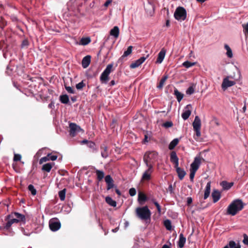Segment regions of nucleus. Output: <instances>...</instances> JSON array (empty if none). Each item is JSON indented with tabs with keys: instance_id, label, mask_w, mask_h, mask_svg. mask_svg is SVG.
Wrapping results in <instances>:
<instances>
[{
	"instance_id": "obj_46",
	"label": "nucleus",
	"mask_w": 248,
	"mask_h": 248,
	"mask_svg": "<svg viewBox=\"0 0 248 248\" xmlns=\"http://www.w3.org/2000/svg\"><path fill=\"white\" fill-rule=\"evenodd\" d=\"M65 88L68 93H75V90L71 87L67 86L65 85Z\"/></svg>"
},
{
	"instance_id": "obj_33",
	"label": "nucleus",
	"mask_w": 248,
	"mask_h": 248,
	"mask_svg": "<svg viewBox=\"0 0 248 248\" xmlns=\"http://www.w3.org/2000/svg\"><path fill=\"white\" fill-rule=\"evenodd\" d=\"M146 200H147V197L146 196V195L142 193L141 192L139 193L138 201L140 203H141V202H144L146 201Z\"/></svg>"
},
{
	"instance_id": "obj_44",
	"label": "nucleus",
	"mask_w": 248,
	"mask_h": 248,
	"mask_svg": "<svg viewBox=\"0 0 248 248\" xmlns=\"http://www.w3.org/2000/svg\"><path fill=\"white\" fill-rule=\"evenodd\" d=\"M153 202L155 206L156 207L158 213L160 214L161 212V207L159 203L155 200H153Z\"/></svg>"
},
{
	"instance_id": "obj_27",
	"label": "nucleus",
	"mask_w": 248,
	"mask_h": 248,
	"mask_svg": "<svg viewBox=\"0 0 248 248\" xmlns=\"http://www.w3.org/2000/svg\"><path fill=\"white\" fill-rule=\"evenodd\" d=\"M105 201L108 204L111 206L115 207L116 206V202L112 200V199L110 197H106L105 198Z\"/></svg>"
},
{
	"instance_id": "obj_37",
	"label": "nucleus",
	"mask_w": 248,
	"mask_h": 248,
	"mask_svg": "<svg viewBox=\"0 0 248 248\" xmlns=\"http://www.w3.org/2000/svg\"><path fill=\"white\" fill-rule=\"evenodd\" d=\"M66 189H63L59 192V196L62 201H63L65 198Z\"/></svg>"
},
{
	"instance_id": "obj_25",
	"label": "nucleus",
	"mask_w": 248,
	"mask_h": 248,
	"mask_svg": "<svg viewBox=\"0 0 248 248\" xmlns=\"http://www.w3.org/2000/svg\"><path fill=\"white\" fill-rule=\"evenodd\" d=\"M133 47L132 46H129L126 51H125L122 56L119 59V61L124 59V58L128 56L132 53Z\"/></svg>"
},
{
	"instance_id": "obj_17",
	"label": "nucleus",
	"mask_w": 248,
	"mask_h": 248,
	"mask_svg": "<svg viewBox=\"0 0 248 248\" xmlns=\"http://www.w3.org/2000/svg\"><path fill=\"white\" fill-rule=\"evenodd\" d=\"M111 36H113L115 39L118 38L120 34L119 28L118 26H114L109 32Z\"/></svg>"
},
{
	"instance_id": "obj_26",
	"label": "nucleus",
	"mask_w": 248,
	"mask_h": 248,
	"mask_svg": "<svg viewBox=\"0 0 248 248\" xmlns=\"http://www.w3.org/2000/svg\"><path fill=\"white\" fill-rule=\"evenodd\" d=\"M168 78V75H164L161 79L160 80L159 84L157 86V88L159 89H162Z\"/></svg>"
},
{
	"instance_id": "obj_47",
	"label": "nucleus",
	"mask_w": 248,
	"mask_h": 248,
	"mask_svg": "<svg viewBox=\"0 0 248 248\" xmlns=\"http://www.w3.org/2000/svg\"><path fill=\"white\" fill-rule=\"evenodd\" d=\"M29 41H28V40L24 39V40H23V41L22 42L21 46L22 48L27 47L28 46H29Z\"/></svg>"
},
{
	"instance_id": "obj_49",
	"label": "nucleus",
	"mask_w": 248,
	"mask_h": 248,
	"mask_svg": "<svg viewBox=\"0 0 248 248\" xmlns=\"http://www.w3.org/2000/svg\"><path fill=\"white\" fill-rule=\"evenodd\" d=\"M105 182L107 184L113 182V180L109 175H108L105 177Z\"/></svg>"
},
{
	"instance_id": "obj_8",
	"label": "nucleus",
	"mask_w": 248,
	"mask_h": 248,
	"mask_svg": "<svg viewBox=\"0 0 248 248\" xmlns=\"http://www.w3.org/2000/svg\"><path fill=\"white\" fill-rule=\"evenodd\" d=\"M14 217L16 219H17V221L18 222L25 223L26 217L25 216L17 212L12 213L10 215L7 216V218H11Z\"/></svg>"
},
{
	"instance_id": "obj_28",
	"label": "nucleus",
	"mask_w": 248,
	"mask_h": 248,
	"mask_svg": "<svg viewBox=\"0 0 248 248\" xmlns=\"http://www.w3.org/2000/svg\"><path fill=\"white\" fill-rule=\"evenodd\" d=\"M95 173L97 176V178L99 181H101L104 177L105 174L102 170H95Z\"/></svg>"
},
{
	"instance_id": "obj_54",
	"label": "nucleus",
	"mask_w": 248,
	"mask_h": 248,
	"mask_svg": "<svg viewBox=\"0 0 248 248\" xmlns=\"http://www.w3.org/2000/svg\"><path fill=\"white\" fill-rule=\"evenodd\" d=\"M244 239L243 243L244 244L247 245L248 246V236L246 234H244L243 235Z\"/></svg>"
},
{
	"instance_id": "obj_38",
	"label": "nucleus",
	"mask_w": 248,
	"mask_h": 248,
	"mask_svg": "<svg viewBox=\"0 0 248 248\" xmlns=\"http://www.w3.org/2000/svg\"><path fill=\"white\" fill-rule=\"evenodd\" d=\"M227 246H229V248H240V245L236 244L233 241H230Z\"/></svg>"
},
{
	"instance_id": "obj_58",
	"label": "nucleus",
	"mask_w": 248,
	"mask_h": 248,
	"mask_svg": "<svg viewBox=\"0 0 248 248\" xmlns=\"http://www.w3.org/2000/svg\"><path fill=\"white\" fill-rule=\"evenodd\" d=\"M107 184V190H108L114 187V185L113 184V182H111L110 183H108Z\"/></svg>"
},
{
	"instance_id": "obj_20",
	"label": "nucleus",
	"mask_w": 248,
	"mask_h": 248,
	"mask_svg": "<svg viewBox=\"0 0 248 248\" xmlns=\"http://www.w3.org/2000/svg\"><path fill=\"white\" fill-rule=\"evenodd\" d=\"M213 202H217L220 198V193L217 190L214 189L212 193Z\"/></svg>"
},
{
	"instance_id": "obj_24",
	"label": "nucleus",
	"mask_w": 248,
	"mask_h": 248,
	"mask_svg": "<svg viewBox=\"0 0 248 248\" xmlns=\"http://www.w3.org/2000/svg\"><path fill=\"white\" fill-rule=\"evenodd\" d=\"M233 183H228L226 181H223L220 185L225 190H228L233 186Z\"/></svg>"
},
{
	"instance_id": "obj_9",
	"label": "nucleus",
	"mask_w": 248,
	"mask_h": 248,
	"mask_svg": "<svg viewBox=\"0 0 248 248\" xmlns=\"http://www.w3.org/2000/svg\"><path fill=\"white\" fill-rule=\"evenodd\" d=\"M204 160L202 157L200 156H196L194 158L193 162L190 165V170L197 171L202 162V160Z\"/></svg>"
},
{
	"instance_id": "obj_1",
	"label": "nucleus",
	"mask_w": 248,
	"mask_h": 248,
	"mask_svg": "<svg viewBox=\"0 0 248 248\" xmlns=\"http://www.w3.org/2000/svg\"><path fill=\"white\" fill-rule=\"evenodd\" d=\"M244 205L241 200L233 201L227 208V214L232 216L235 215L243 208Z\"/></svg>"
},
{
	"instance_id": "obj_35",
	"label": "nucleus",
	"mask_w": 248,
	"mask_h": 248,
	"mask_svg": "<svg viewBox=\"0 0 248 248\" xmlns=\"http://www.w3.org/2000/svg\"><path fill=\"white\" fill-rule=\"evenodd\" d=\"M91 39L89 37L82 38L80 40V44L82 45L85 46L91 42Z\"/></svg>"
},
{
	"instance_id": "obj_10",
	"label": "nucleus",
	"mask_w": 248,
	"mask_h": 248,
	"mask_svg": "<svg viewBox=\"0 0 248 248\" xmlns=\"http://www.w3.org/2000/svg\"><path fill=\"white\" fill-rule=\"evenodd\" d=\"M229 77H227L223 80L221 87L224 91L226 90L228 88L232 87L235 84V82L234 81L229 80Z\"/></svg>"
},
{
	"instance_id": "obj_63",
	"label": "nucleus",
	"mask_w": 248,
	"mask_h": 248,
	"mask_svg": "<svg viewBox=\"0 0 248 248\" xmlns=\"http://www.w3.org/2000/svg\"><path fill=\"white\" fill-rule=\"evenodd\" d=\"M166 25L167 27H169L170 26L169 20H167L166 21Z\"/></svg>"
},
{
	"instance_id": "obj_32",
	"label": "nucleus",
	"mask_w": 248,
	"mask_h": 248,
	"mask_svg": "<svg viewBox=\"0 0 248 248\" xmlns=\"http://www.w3.org/2000/svg\"><path fill=\"white\" fill-rule=\"evenodd\" d=\"M60 100L63 104H67L69 101V97L66 94L61 95L60 97Z\"/></svg>"
},
{
	"instance_id": "obj_31",
	"label": "nucleus",
	"mask_w": 248,
	"mask_h": 248,
	"mask_svg": "<svg viewBox=\"0 0 248 248\" xmlns=\"http://www.w3.org/2000/svg\"><path fill=\"white\" fill-rule=\"evenodd\" d=\"M179 142V140L178 139H174L173 140L169 145V149L170 150L173 149L178 144Z\"/></svg>"
},
{
	"instance_id": "obj_60",
	"label": "nucleus",
	"mask_w": 248,
	"mask_h": 248,
	"mask_svg": "<svg viewBox=\"0 0 248 248\" xmlns=\"http://www.w3.org/2000/svg\"><path fill=\"white\" fill-rule=\"evenodd\" d=\"M111 1L110 0H107L104 4V6L106 7L108 6V5L110 3Z\"/></svg>"
},
{
	"instance_id": "obj_19",
	"label": "nucleus",
	"mask_w": 248,
	"mask_h": 248,
	"mask_svg": "<svg viewBox=\"0 0 248 248\" xmlns=\"http://www.w3.org/2000/svg\"><path fill=\"white\" fill-rule=\"evenodd\" d=\"M176 169V171L178 174V176L179 178L182 180L184 178L186 174V171L184 170V169H181V168L179 167L178 166L177 167H174Z\"/></svg>"
},
{
	"instance_id": "obj_57",
	"label": "nucleus",
	"mask_w": 248,
	"mask_h": 248,
	"mask_svg": "<svg viewBox=\"0 0 248 248\" xmlns=\"http://www.w3.org/2000/svg\"><path fill=\"white\" fill-rule=\"evenodd\" d=\"M227 56L230 58H231L232 57V49L231 48L229 49L227 51Z\"/></svg>"
},
{
	"instance_id": "obj_64",
	"label": "nucleus",
	"mask_w": 248,
	"mask_h": 248,
	"mask_svg": "<svg viewBox=\"0 0 248 248\" xmlns=\"http://www.w3.org/2000/svg\"><path fill=\"white\" fill-rule=\"evenodd\" d=\"M162 248H170L169 246H168V245H164L163 246V247H162Z\"/></svg>"
},
{
	"instance_id": "obj_48",
	"label": "nucleus",
	"mask_w": 248,
	"mask_h": 248,
	"mask_svg": "<svg viewBox=\"0 0 248 248\" xmlns=\"http://www.w3.org/2000/svg\"><path fill=\"white\" fill-rule=\"evenodd\" d=\"M49 160V158L48 156V155L46 156H44L42 157L39 160V164H41L44 162H46Z\"/></svg>"
},
{
	"instance_id": "obj_3",
	"label": "nucleus",
	"mask_w": 248,
	"mask_h": 248,
	"mask_svg": "<svg viewBox=\"0 0 248 248\" xmlns=\"http://www.w3.org/2000/svg\"><path fill=\"white\" fill-rule=\"evenodd\" d=\"M158 153L155 151H148L146 152L143 156V161L146 164L153 165L152 164L157 159Z\"/></svg>"
},
{
	"instance_id": "obj_2",
	"label": "nucleus",
	"mask_w": 248,
	"mask_h": 248,
	"mask_svg": "<svg viewBox=\"0 0 248 248\" xmlns=\"http://www.w3.org/2000/svg\"><path fill=\"white\" fill-rule=\"evenodd\" d=\"M136 214L141 220H146L151 218V212L147 206L137 208L136 209Z\"/></svg>"
},
{
	"instance_id": "obj_51",
	"label": "nucleus",
	"mask_w": 248,
	"mask_h": 248,
	"mask_svg": "<svg viewBox=\"0 0 248 248\" xmlns=\"http://www.w3.org/2000/svg\"><path fill=\"white\" fill-rule=\"evenodd\" d=\"M194 92V89L192 86H190L186 90V93L187 94H191Z\"/></svg>"
},
{
	"instance_id": "obj_11",
	"label": "nucleus",
	"mask_w": 248,
	"mask_h": 248,
	"mask_svg": "<svg viewBox=\"0 0 248 248\" xmlns=\"http://www.w3.org/2000/svg\"><path fill=\"white\" fill-rule=\"evenodd\" d=\"M49 226L52 231H57L61 227L60 222L57 219H52L49 221Z\"/></svg>"
},
{
	"instance_id": "obj_45",
	"label": "nucleus",
	"mask_w": 248,
	"mask_h": 248,
	"mask_svg": "<svg viewBox=\"0 0 248 248\" xmlns=\"http://www.w3.org/2000/svg\"><path fill=\"white\" fill-rule=\"evenodd\" d=\"M196 171H196V170H192L190 169L189 178H190V180L191 182H193V179H194L195 174Z\"/></svg>"
},
{
	"instance_id": "obj_30",
	"label": "nucleus",
	"mask_w": 248,
	"mask_h": 248,
	"mask_svg": "<svg viewBox=\"0 0 248 248\" xmlns=\"http://www.w3.org/2000/svg\"><path fill=\"white\" fill-rule=\"evenodd\" d=\"M174 94L176 96V98H177L178 101V102H180L181 100L183 98V96H184L183 94H182V93L179 92L178 91V90L177 89H176V88H175V89H174Z\"/></svg>"
},
{
	"instance_id": "obj_18",
	"label": "nucleus",
	"mask_w": 248,
	"mask_h": 248,
	"mask_svg": "<svg viewBox=\"0 0 248 248\" xmlns=\"http://www.w3.org/2000/svg\"><path fill=\"white\" fill-rule=\"evenodd\" d=\"M91 56L87 55L82 60V66L84 68H87L91 62Z\"/></svg>"
},
{
	"instance_id": "obj_43",
	"label": "nucleus",
	"mask_w": 248,
	"mask_h": 248,
	"mask_svg": "<svg viewBox=\"0 0 248 248\" xmlns=\"http://www.w3.org/2000/svg\"><path fill=\"white\" fill-rule=\"evenodd\" d=\"M149 134L148 132H146L144 134V138L143 140V142L144 143L146 142H148L150 139V136H149Z\"/></svg>"
},
{
	"instance_id": "obj_50",
	"label": "nucleus",
	"mask_w": 248,
	"mask_h": 248,
	"mask_svg": "<svg viewBox=\"0 0 248 248\" xmlns=\"http://www.w3.org/2000/svg\"><path fill=\"white\" fill-rule=\"evenodd\" d=\"M172 125L173 124L170 121L166 122L163 124V126L165 128H169L171 127Z\"/></svg>"
},
{
	"instance_id": "obj_53",
	"label": "nucleus",
	"mask_w": 248,
	"mask_h": 248,
	"mask_svg": "<svg viewBox=\"0 0 248 248\" xmlns=\"http://www.w3.org/2000/svg\"><path fill=\"white\" fill-rule=\"evenodd\" d=\"M21 159V155L19 154H15L14 157V161H20Z\"/></svg>"
},
{
	"instance_id": "obj_5",
	"label": "nucleus",
	"mask_w": 248,
	"mask_h": 248,
	"mask_svg": "<svg viewBox=\"0 0 248 248\" xmlns=\"http://www.w3.org/2000/svg\"><path fill=\"white\" fill-rule=\"evenodd\" d=\"M174 16L177 20H184L186 18V11L183 7H178L176 8Z\"/></svg>"
},
{
	"instance_id": "obj_59",
	"label": "nucleus",
	"mask_w": 248,
	"mask_h": 248,
	"mask_svg": "<svg viewBox=\"0 0 248 248\" xmlns=\"http://www.w3.org/2000/svg\"><path fill=\"white\" fill-rule=\"evenodd\" d=\"M192 202V199L191 197H188L187 198V204L190 205Z\"/></svg>"
},
{
	"instance_id": "obj_40",
	"label": "nucleus",
	"mask_w": 248,
	"mask_h": 248,
	"mask_svg": "<svg viewBox=\"0 0 248 248\" xmlns=\"http://www.w3.org/2000/svg\"><path fill=\"white\" fill-rule=\"evenodd\" d=\"M195 64V62H191L189 61H186L183 63V65L186 68L190 67L192 66H194Z\"/></svg>"
},
{
	"instance_id": "obj_23",
	"label": "nucleus",
	"mask_w": 248,
	"mask_h": 248,
	"mask_svg": "<svg viewBox=\"0 0 248 248\" xmlns=\"http://www.w3.org/2000/svg\"><path fill=\"white\" fill-rule=\"evenodd\" d=\"M53 165H54L53 163H48L45 164L43 165L42 170L43 171H45L47 172H49L51 170Z\"/></svg>"
},
{
	"instance_id": "obj_39",
	"label": "nucleus",
	"mask_w": 248,
	"mask_h": 248,
	"mask_svg": "<svg viewBox=\"0 0 248 248\" xmlns=\"http://www.w3.org/2000/svg\"><path fill=\"white\" fill-rule=\"evenodd\" d=\"M191 114V111L188 109L182 114V117L184 120H187Z\"/></svg>"
},
{
	"instance_id": "obj_41",
	"label": "nucleus",
	"mask_w": 248,
	"mask_h": 248,
	"mask_svg": "<svg viewBox=\"0 0 248 248\" xmlns=\"http://www.w3.org/2000/svg\"><path fill=\"white\" fill-rule=\"evenodd\" d=\"M86 86V84L83 82V81H81L80 82L78 83L76 85V87L78 90H82L83 87Z\"/></svg>"
},
{
	"instance_id": "obj_61",
	"label": "nucleus",
	"mask_w": 248,
	"mask_h": 248,
	"mask_svg": "<svg viewBox=\"0 0 248 248\" xmlns=\"http://www.w3.org/2000/svg\"><path fill=\"white\" fill-rule=\"evenodd\" d=\"M115 191H116V193H117L119 196H120V195H121V192H120V191L118 189L116 188V189H115Z\"/></svg>"
},
{
	"instance_id": "obj_55",
	"label": "nucleus",
	"mask_w": 248,
	"mask_h": 248,
	"mask_svg": "<svg viewBox=\"0 0 248 248\" xmlns=\"http://www.w3.org/2000/svg\"><path fill=\"white\" fill-rule=\"evenodd\" d=\"M22 231L23 233H24V234L25 235H27V236L30 235L33 232L32 231H28V232L26 231V230L23 228H22Z\"/></svg>"
},
{
	"instance_id": "obj_56",
	"label": "nucleus",
	"mask_w": 248,
	"mask_h": 248,
	"mask_svg": "<svg viewBox=\"0 0 248 248\" xmlns=\"http://www.w3.org/2000/svg\"><path fill=\"white\" fill-rule=\"evenodd\" d=\"M47 155L49 158V160H51L52 161L56 160L58 157L57 155H51L50 154H48Z\"/></svg>"
},
{
	"instance_id": "obj_29",
	"label": "nucleus",
	"mask_w": 248,
	"mask_h": 248,
	"mask_svg": "<svg viewBox=\"0 0 248 248\" xmlns=\"http://www.w3.org/2000/svg\"><path fill=\"white\" fill-rule=\"evenodd\" d=\"M101 156L103 158H107L108 156V148L106 146L101 147Z\"/></svg>"
},
{
	"instance_id": "obj_13",
	"label": "nucleus",
	"mask_w": 248,
	"mask_h": 248,
	"mask_svg": "<svg viewBox=\"0 0 248 248\" xmlns=\"http://www.w3.org/2000/svg\"><path fill=\"white\" fill-rule=\"evenodd\" d=\"M146 59L145 57H141L139 59L133 62L130 65V67L132 69L136 68L140 66Z\"/></svg>"
},
{
	"instance_id": "obj_52",
	"label": "nucleus",
	"mask_w": 248,
	"mask_h": 248,
	"mask_svg": "<svg viewBox=\"0 0 248 248\" xmlns=\"http://www.w3.org/2000/svg\"><path fill=\"white\" fill-rule=\"evenodd\" d=\"M129 195L131 196H134L136 194V190L135 188H131L129 190Z\"/></svg>"
},
{
	"instance_id": "obj_14",
	"label": "nucleus",
	"mask_w": 248,
	"mask_h": 248,
	"mask_svg": "<svg viewBox=\"0 0 248 248\" xmlns=\"http://www.w3.org/2000/svg\"><path fill=\"white\" fill-rule=\"evenodd\" d=\"M170 160L174 165V167H177L179 165V159L176 155V153L175 152H172L170 155Z\"/></svg>"
},
{
	"instance_id": "obj_16",
	"label": "nucleus",
	"mask_w": 248,
	"mask_h": 248,
	"mask_svg": "<svg viewBox=\"0 0 248 248\" xmlns=\"http://www.w3.org/2000/svg\"><path fill=\"white\" fill-rule=\"evenodd\" d=\"M192 125L193 129H201V121L199 116H195Z\"/></svg>"
},
{
	"instance_id": "obj_15",
	"label": "nucleus",
	"mask_w": 248,
	"mask_h": 248,
	"mask_svg": "<svg viewBox=\"0 0 248 248\" xmlns=\"http://www.w3.org/2000/svg\"><path fill=\"white\" fill-rule=\"evenodd\" d=\"M165 54L166 50L164 48L162 49L158 54L155 62L156 63H161L165 58Z\"/></svg>"
},
{
	"instance_id": "obj_6",
	"label": "nucleus",
	"mask_w": 248,
	"mask_h": 248,
	"mask_svg": "<svg viewBox=\"0 0 248 248\" xmlns=\"http://www.w3.org/2000/svg\"><path fill=\"white\" fill-rule=\"evenodd\" d=\"M146 166L148 169L142 174L141 177L142 181H149L151 178V174L153 173L154 170L153 165H149L147 164V165Z\"/></svg>"
},
{
	"instance_id": "obj_36",
	"label": "nucleus",
	"mask_w": 248,
	"mask_h": 248,
	"mask_svg": "<svg viewBox=\"0 0 248 248\" xmlns=\"http://www.w3.org/2000/svg\"><path fill=\"white\" fill-rule=\"evenodd\" d=\"M164 225L167 230L170 231L172 229L171 222L169 219H166L164 221Z\"/></svg>"
},
{
	"instance_id": "obj_4",
	"label": "nucleus",
	"mask_w": 248,
	"mask_h": 248,
	"mask_svg": "<svg viewBox=\"0 0 248 248\" xmlns=\"http://www.w3.org/2000/svg\"><path fill=\"white\" fill-rule=\"evenodd\" d=\"M112 68H113V64L111 63V64H108L107 66L106 69L104 70V71L101 74L100 77V80L102 83H107V82L108 81V80H109L108 76L112 70Z\"/></svg>"
},
{
	"instance_id": "obj_42",
	"label": "nucleus",
	"mask_w": 248,
	"mask_h": 248,
	"mask_svg": "<svg viewBox=\"0 0 248 248\" xmlns=\"http://www.w3.org/2000/svg\"><path fill=\"white\" fill-rule=\"evenodd\" d=\"M28 189L29 190L31 191V194L32 195H36V189L34 188V186L33 185H30L29 186H28Z\"/></svg>"
},
{
	"instance_id": "obj_62",
	"label": "nucleus",
	"mask_w": 248,
	"mask_h": 248,
	"mask_svg": "<svg viewBox=\"0 0 248 248\" xmlns=\"http://www.w3.org/2000/svg\"><path fill=\"white\" fill-rule=\"evenodd\" d=\"M109 84H110V86H112L114 85L115 84V81H114V80H111V81H110V82Z\"/></svg>"
},
{
	"instance_id": "obj_12",
	"label": "nucleus",
	"mask_w": 248,
	"mask_h": 248,
	"mask_svg": "<svg viewBox=\"0 0 248 248\" xmlns=\"http://www.w3.org/2000/svg\"><path fill=\"white\" fill-rule=\"evenodd\" d=\"M6 219L7 221L5 224V226L3 227V229L6 231H10V227L12 224L14 223H17V219H16L14 217L11 218H7V216L6 217Z\"/></svg>"
},
{
	"instance_id": "obj_21",
	"label": "nucleus",
	"mask_w": 248,
	"mask_h": 248,
	"mask_svg": "<svg viewBox=\"0 0 248 248\" xmlns=\"http://www.w3.org/2000/svg\"><path fill=\"white\" fill-rule=\"evenodd\" d=\"M186 242V238L184 237L183 233H181L179 235V239L178 242V247L179 248H182L184 247V245Z\"/></svg>"
},
{
	"instance_id": "obj_7",
	"label": "nucleus",
	"mask_w": 248,
	"mask_h": 248,
	"mask_svg": "<svg viewBox=\"0 0 248 248\" xmlns=\"http://www.w3.org/2000/svg\"><path fill=\"white\" fill-rule=\"evenodd\" d=\"M69 128L70 135L72 137H75L77 133L79 132L80 131H82V129L79 126L73 123L69 124Z\"/></svg>"
},
{
	"instance_id": "obj_34",
	"label": "nucleus",
	"mask_w": 248,
	"mask_h": 248,
	"mask_svg": "<svg viewBox=\"0 0 248 248\" xmlns=\"http://www.w3.org/2000/svg\"><path fill=\"white\" fill-rule=\"evenodd\" d=\"M195 132V134L194 136V138L196 141H200L199 139L201 136V129H193Z\"/></svg>"
},
{
	"instance_id": "obj_22",
	"label": "nucleus",
	"mask_w": 248,
	"mask_h": 248,
	"mask_svg": "<svg viewBox=\"0 0 248 248\" xmlns=\"http://www.w3.org/2000/svg\"><path fill=\"white\" fill-rule=\"evenodd\" d=\"M211 190V182H208L206 186L204 194V199H206L209 196Z\"/></svg>"
}]
</instances>
